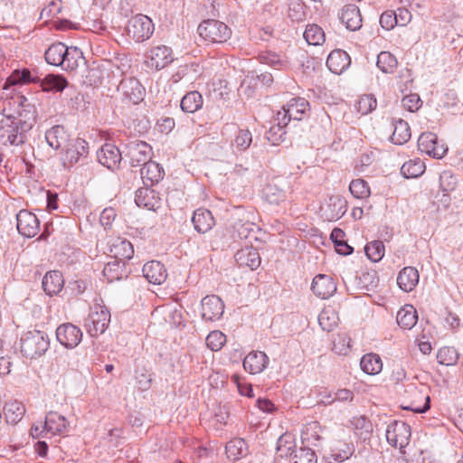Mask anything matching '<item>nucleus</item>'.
<instances>
[{
	"mask_svg": "<svg viewBox=\"0 0 463 463\" xmlns=\"http://www.w3.org/2000/svg\"><path fill=\"white\" fill-rule=\"evenodd\" d=\"M9 105H17L18 118L7 116L0 121V146L19 147L26 139V133L34 123V107L20 94L11 97Z\"/></svg>",
	"mask_w": 463,
	"mask_h": 463,
	"instance_id": "obj_1",
	"label": "nucleus"
},
{
	"mask_svg": "<svg viewBox=\"0 0 463 463\" xmlns=\"http://www.w3.org/2000/svg\"><path fill=\"white\" fill-rule=\"evenodd\" d=\"M47 63L61 66L65 71H74L80 61L84 60L82 52L78 47H68L62 43H52L44 53Z\"/></svg>",
	"mask_w": 463,
	"mask_h": 463,
	"instance_id": "obj_2",
	"label": "nucleus"
},
{
	"mask_svg": "<svg viewBox=\"0 0 463 463\" xmlns=\"http://www.w3.org/2000/svg\"><path fill=\"white\" fill-rule=\"evenodd\" d=\"M50 347V339L43 331L33 330L24 333L21 337V353L24 356L35 359L46 353Z\"/></svg>",
	"mask_w": 463,
	"mask_h": 463,
	"instance_id": "obj_3",
	"label": "nucleus"
},
{
	"mask_svg": "<svg viewBox=\"0 0 463 463\" xmlns=\"http://www.w3.org/2000/svg\"><path fill=\"white\" fill-rule=\"evenodd\" d=\"M309 103L304 98H293L286 106L282 108L281 111H279L275 120H279V137L286 135L285 128L291 119L301 120L306 113L308 111ZM278 140V138H276Z\"/></svg>",
	"mask_w": 463,
	"mask_h": 463,
	"instance_id": "obj_4",
	"label": "nucleus"
},
{
	"mask_svg": "<svg viewBox=\"0 0 463 463\" xmlns=\"http://www.w3.org/2000/svg\"><path fill=\"white\" fill-rule=\"evenodd\" d=\"M110 322L109 309L101 305H94L86 317L84 326L90 336H98L105 332Z\"/></svg>",
	"mask_w": 463,
	"mask_h": 463,
	"instance_id": "obj_5",
	"label": "nucleus"
},
{
	"mask_svg": "<svg viewBox=\"0 0 463 463\" xmlns=\"http://www.w3.org/2000/svg\"><path fill=\"white\" fill-rule=\"evenodd\" d=\"M197 30L203 40L213 43H225L232 34L231 29L218 20H205L199 24Z\"/></svg>",
	"mask_w": 463,
	"mask_h": 463,
	"instance_id": "obj_6",
	"label": "nucleus"
},
{
	"mask_svg": "<svg viewBox=\"0 0 463 463\" xmlns=\"http://www.w3.org/2000/svg\"><path fill=\"white\" fill-rule=\"evenodd\" d=\"M404 392L408 398L411 399V405L404 407V409L418 413H423L430 409V397L427 385L422 383H408L405 386Z\"/></svg>",
	"mask_w": 463,
	"mask_h": 463,
	"instance_id": "obj_7",
	"label": "nucleus"
},
{
	"mask_svg": "<svg viewBox=\"0 0 463 463\" xmlns=\"http://www.w3.org/2000/svg\"><path fill=\"white\" fill-rule=\"evenodd\" d=\"M154 29V24L148 16L137 14L128 21L127 33L135 42L142 43L152 36Z\"/></svg>",
	"mask_w": 463,
	"mask_h": 463,
	"instance_id": "obj_8",
	"label": "nucleus"
},
{
	"mask_svg": "<svg viewBox=\"0 0 463 463\" xmlns=\"http://www.w3.org/2000/svg\"><path fill=\"white\" fill-rule=\"evenodd\" d=\"M89 153L88 143L80 137L71 139L62 149L61 161L64 167L73 165L86 158Z\"/></svg>",
	"mask_w": 463,
	"mask_h": 463,
	"instance_id": "obj_9",
	"label": "nucleus"
},
{
	"mask_svg": "<svg viewBox=\"0 0 463 463\" xmlns=\"http://www.w3.org/2000/svg\"><path fill=\"white\" fill-rule=\"evenodd\" d=\"M174 61L173 51L170 47L160 44L153 46L146 54V65L153 70L160 71Z\"/></svg>",
	"mask_w": 463,
	"mask_h": 463,
	"instance_id": "obj_10",
	"label": "nucleus"
},
{
	"mask_svg": "<svg viewBox=\"0 0 463 463\" xmlns=\"http://www.w3.org/2000/svg\"><path fill=\"white\" fill-rule=\"evenodd\" d=\"M126 156L133 167L143 165L152 158V147L146 142L131 140L126 145Z\"/></svg>",
	"mask_w": 463,
	"mask_h": 463,
	"instance_id": "obj_11",
	"label": "nucleus"
},
{
	"mask_svg": "<svg viewBox=\"0 0 463 463\" xmlns=\"http://www.w3.org/2000/svg\"><path fill=\"white\" fill-rule=\"evenodd\" d=\"M411 427L402 420H394L386 430V439L394 448L402 449L409 444Z\"/></svg>",
	"mask_w": 463,
	"mask_h": 463,
	"instance_id": "obj_12",
	"label": "nucleus"
},
{
	"mask_svg": "<svg viewBox=\"0 0 463 463\" xmlns=\"http://www.w3.org/2000/svg\"><path fill=\"white\" fill-rule=\"evenodd\" d=\"M347 210V202L341 195L330 196L320 207L321 217L327 222L342 218Z\"/></svg>",
	"mask_w": 463,
	"mask_h": 463,
	"instance_id": "obj_13",
	"label": "nucleus"
},
{
	"mask_svg": "<svg viewBox=\"0 0 463 463\" xmlns=\"http://www.w3.org/2000/svg\"><path fill=\"white\" fill-rule=\"evenodd\" d=\"M82 335L80 328L71 323L61 324L56 329L57 341L69 349L78 346L82 340Z\"/></svg>",
	"mask_w": 463,
	"mask_h": 463,
	"instance_id": "obj_14",
	"label": "nucleus"
},
{
	"mask_svg": "<svg viewBox=\"0 0 463 463\" xmlns=\"http://www.w3.org/2000/svg\"><path fill=\"white\" fill-rule=\"evenodd\" d=\"M418 148L422 153L438 159L442 158L448 151V147L444 144H439L437 136L431 132L422 133L420 136Z\"/></svg>",
	"mask_w": 463,
	"mask_h": 463,
	"instance_id": "obj_15",
	"label": "nucleus"
},
{
	"mask_svg": "<svg viewBox=\"0 0 463 463\" xmlns=\"http://www.w3.org/2000/svg\"><path fill=\"white\" fill-rule=\"evenodd\" d=\"M17 230L27 238H33L40 232V221L37 216L27 210H21L16 214Z\"/></svg>",
	"mask_w": 463,
	"mask_h": 463,
	"instance_id": "obj_16",
	"label": "nucleus"
},
{
	"mask_svg": "<svg viewBox=\"0 0 463 463\" xmlns=\"http://www.w3.org/2000/svg\"><path fill=\"white\" fill-rule=\"evenodd\" d=\"M202 317L205 321H215L222 317L224 311L222 300L215 296H206L202 299Z\"/></svg>",
	"mask_w": 463,
	"mask_h": 463,
	"instance_id": "obj_17",
	"label": "nucleus"
},
{
	"mask_svg": "<svg viewBox=\"0 0 463 463\" xmlns=\"http://www.w3.org/2000/svg\"><path fill=\"white\" fill-rule=\"evenodd\" d=\"M118 90L133 104H138L145 96V88L135 78L123 79L118 85Z\"/></svg>",
	"mask_w": 463,
	"mask_h": 463,
	"instance_id": "obj_18",
	"label": "nucleus"
},
{
	"mask_svg": "<svg viewBox=\"0 0 463 463\" xmlns=\"http://www.w3.org/2000/svg\"><path fill=\"white\" fill-rule=\"evenodd\" d=\"M99 162L109 169L118 168L122 156L119 149L113 144L107 143L97 154Z\"/></svg>",
	"mask_w": 463,
	"mask_h": 463,
	"instance_id": "obj_19",
	"label": "nucleus"
},
{
	"mask_svg": "<svg viewBox=\"0 0 463 463\" xmlns=\"http://www.w3.org/2000/svg\"><path fill=\"white\" fill-rule=\"evenodd\" d=\"M311 289L321 298H328L336 291V284L332 277L325 274L317 275L312 281Z\"/></svg>",
	"mask_w": 463,
	"mask_h": 463,
	"instance_id": "obj_20",
	"label": "nucleus"
},
{
	"mask_svg": "<svg viewBox=\"0 0 463 463\" xmlns=\"http://www.w3.org/2000/svg\"><path fill=\"white\" fill-rule=\"evenodd\" d=\"M269 362V359L264 352L251 351L243 360V368L250 374H257L267 368Z\"/></svg>",
	"mask_w": 463,
	"mask_h": 463,
	"instance_id": "obj_21",
	"label": "nucleus"
},
{
	"mask_svg": "<svg viewBox=\"0 0 463 463\" xmlns=\"http://www.w3.org/2000/svg\"><path fill=\"white\" fill-rule=\"evenodd\" d=\"M109 249L114 260L125 261L130 260L134 254L132 244L126 239L117 237L111 239L109 242Z\"/></svg>",
	"mask_w": 463,
	"mask_h": 463,
	"instance_id": "obj_22",
	"label": "nucleus"
},
{
	"mask_svg": "<svg viewBox=\"0 0 463 463\" xmlns=\"http://www.w3.org/2000/svg\"><path fill=\"white\" fill-rule=\"evenodd\" d=\"M135 202L138 207L156 211L160 207V198L155 190L146 187L139 188L136 192Z\"/></svg>",
	"mask_w": 463,
	"mask_h": 463,
	"instance_id": "obj_23",
	"label": "nucleus"
},
{
	"mask_svg": "<svg viewBox=\"0 0 463 463\" xmlns=\"http://www.w3.org/2000/svg\"><path fill=\"white\" fill-rule=\"evenodd\" d=\"M142 271L147 281L155 285L162 284L167 278V272L164 265L156 260L146 263Z\"/></svg>",
	"mask_w": 463,
	"mask_h": 463,
	"instance_id": "obj_24",
	"label": "nucleus"
},
{
	"mask_svg": "<svg viewBox=\"0 0 463 463\" xmlns=\"http://www.w3.org/2000/svg\"><path fill=\"white\" fill-rule=\"evenodd\" d=\"M47 144L53 149H63L71 140L67 130L62 126H53L45 132Z\"/></svg>",
	"mask_w": 463,
	"mask_h": 463,
	"instance_id": "obj_25",
	"label": "nucleus"
},
{
	"mask_svg": "<svg viewBox=\"0 0 463 463\" xmlns=\"http://www.w3.org/2000/svg\"><path fill=\"white\" fill-rule=\"evenodd\" d=\"M192 222L194 230L199 233H205L215 225L212 213L205 208H199L194 212Z\"/></svg>",
	"mask_w": 463,
	"mask_h": 463,
	"instance_id": "obj_26",
	"label": "nucleus"
},
{
	"mask_svg": "<svg viewBox=\"0 0 463 463\" xmlns=\"http://www.w3.org/2000/svg\"><path fill=\"white\" fill-rule=\"evenodd\" d=\"M351 63L348 53L342 50L330 52L326 60L327 68L335 74H341Z\"/></svg>",
	"mask_w": 463,
	"mask_h": 463,
	"instance_id": "obj_27",
	"label": "nucleus"
},
{
	"mask_svg": "<svg viewBox=\"0 0 463 463\" xmlns=\"http://www.w3.org/2000/svg\"><path fill=\"white\" fill-rule=\"evenodd\" d=\"M140 175L144 184L146 186H152L163 178L164 169L159 164L150 160L143 165Z\"/></svg>",
	"mask_w": 463,
	"mask_h": 463,
	"instance_id": "obj_28",
	"label": "nucleus"
},
{
	"mask_svg": "<svg viewBox=\"0 0 463 463\" xmlns=\"http://www.w3.org/2000/svg\"><path fill=\"white\" fill-rule=\"evenodd\" d=\"M235 260L240 266L249 267L251 270L260 265V257L256 249L245 247L239 250L235 254Z\"/></svg>",
	"mask_w": 463,
	"mask_h": 463,
	"instance_id": "obj_29",
	"label": "nucleus"
},
{
	"mask_svg": "<svg viewBox=\"0 0 463 463\" xmlns=\"http://www.w3.org/2000/svg\"><path fill=\"white\" fill-rule=\"evenodd\" d=\"M341 21L350 31H356L362 26V17L357 6L347 5L342 8Z\"/></svg>",
	"mask_w": 463,
	"mask_h": 463,
	"instance_id": "obj_30",
	"label": "nucleus"
},
{
	"mask_svg": "<svg viewBox=\"0 0 463 463\" xmlns=\"http://www.w3.org/2000/svg\"><path fill=\"white\" fill-rule=\"evenodd\" d=\"M419 272L413 267L403 268L398 277L397 284L405 292H411L419 283Z\"/></svg>",
	"mask_w": 463,
	"mask_h": 463,
	"instance_id": "obj_31",
	"label": "nucleus"
},
{
	"mask_svg": "<svg viewBox=\"0 0 463 463\" xmlns=\"http://www.w3.org/2000/svg\"><path fill=\"white\" fill-rule=\"evenodd\" d=\"M42 284L47 295H56L62 289L64 285L62 274L58 270L49 271L43 277Z\"/></svg>",
	"mask_w": 463,
	"mask_h": 463,
	"instance_id": "obj_32",
	"label": "nucleus"
},
{
	"mask_svg": "<svg viewBox=\"0 0 463 463\" xmlns=\"http://www.w3.org/2000/svg\"><path fill=\"white\" fill-rule=\"evenodd\" d=\"M44 430L52 435L62 434L67 430V420L56 411H49L45 417Z\"/></svg>",
	"mask_w": 463,
	"mask_h": 463,
	"instance_id": "obj_33",
	"label": "nucleus"
},
{
	"mask_svg": "<svg viewBox=\"0 0 463 463\" xmlns=\"http://www.w3.org/2000/svg\"><path fill=\"white\" fill-rule=\"evenodd\" d=\"M392 124L393 132L391 137L392 142L396 145H403L407 143L411 136L409 124L402 118L394 119Z\"/></svg>",
	"mask_w": 463,
	"mask_h": 463,
	"instance_id": "obj_34",
	"label": "nucleus"
},
{
	"mask_svg": "<svg viewBox=\"0 0 463 463\" xmlns=\"http://www.w3.org/2000/svg\"><path fill=\"white\" fill-rule=\"evenodd\" d=\"M260 63L267 64L276 70H283L288 67V61L284 55L271 51H262L258 54Z\"/></svg>",
	"mask_w": 463,
	"mask_h": 463,
	"instance_id": "obj_35",
	"label": "nucleus"
},
{
	"mask_svg": "<svg viewBox=\"0 0 463 463\" xmlns=\"http://www.w3.org/2000/svg\"><path fill=\"white\" fill-rule=\"evenodd\" d=\"M25 413L24 405L18 401H10L4 407V414L7 423L16 424Z\"/></svg>",
	"mask_w": 463,
	"mask_h": 463,
	"instance_id": "obj_36",
	"label": "nucleus"
},
{
	"mask_svg": "<svg viewBox=\"0 0 463 463\" xmlns=\"http://www.w3.org/2000/svg\"><path fill=\"white\" fill-rule=\"evenodd\" d=\"M398 325L403 329L412 328L418 320L417 311L411 305H405L396 316Z\"/></svg>",
	"mask_w": 463,
	"mask_h": 463,
	"instance_id": "obj_37",
	"label": "nucleus"
},
{
	"mask_svg": "<svg viewBox=\"0 0 463 463\" xmlns=\"http://www.w3.org/2000/svg\"><path fill=\"white\" fill-rule=\"evenodd\" d=\"M103 275L108 282L121 279L123 277L127 276L125 261L113 260L108 262L103 269Z\"/></svg>",
	"mask_w": 463,
	"mask_h": 463,
	"instance_id": "obj_38",
	"label": "nucleus"
},
{
	"mask_svg": "<svg viewBox=\"0 0 463 463\" xmlns=\"http://www.w3.org/2000/svg\"><path fill=\"white\" fill-rule=\"evenodd\" d=\"M203 96L195 90L186 93L180 102L182 110L186 113H194L203 107Z\"/></svg>",
	"mask_w": 463,
	"mask_h": 463,
	"instance_id": "obj_39",
	"label": "nucleus"
},
{
	"mask_svg": "<svg viewBox=\"0 0 463 463\" xmlns=\"http://www.w3.org/2000/svg\"><path fill=\"white\" fill-rule=\"evenodd\" d=\"M322 428L317 421H310L305 425L301 432L303 442L317 446L321 439Z\"/></svg>",
	"mask_w": 463,
	"mask_h": 463,
	"instance_id": "obj_40",
	"label": "nucleus"
},
{
	"mask_svg": "<svg viewBox=\"0 0 463 463\" xmlns=\"http://www.w3.org/2000/svg\"><path fill=\"white\" fill-rule=\"evenodd\" d=\"M226 454L231 460H238L248 454V446L243 439H233L226 445Z\"/></svg>",
	"mask_w": 463,
	"mask_h": 463,
	"instance_id": "obj_41",
	"label": "nucleus"
},
{
	"mask_svg": "<svg viewBox=\"0 0 463 463\" xmlns=\"http://www.w3.org/2000/svg\"><path fill=\"white\" fill-rule=\"evenodd\" d=\"M360 366L364 373L374 375L382 371L383 362L378 354L371 353L362 357Z\"/></svg>",
	"mask_w": 463,
	"mask_h": 463,
	"instance_id": "obj_42",
	"label": "nucleus"
},
{
	"mask_svg": "<svg viewBox=\"0 0 463 463\" xmlns=\"http://www.w3.org/2000/svg\"><path fill=\"white\" fill-rule=\"evenodd\" d=\"M339 317L332 307H325L318 316V323L325 331H332L338 324Z\"/></svg>",
	"mask_w": 463,
	"mask_h": 463,
	"instance_id": "obj_43",
	"label": "nucleus"
},
{
	"mask_svg": "<svg viewBox=\"0 0 463 463\" xmlns=\"http://www.w3.org/2000/svg\"><path fill=\"white\" fill-rule=\"evenodd\" d=\"M436 357L439 364L452 366L458 363L459 353L453 346H443L439 349Z\"/></svg>",
	"mask_w": 463,
	"mask_h": 463,
	"instance_id": "obj_44",
	"label": "nucleus"
},
{
	"mask_svg": "<svg viewBox=\"0 0 463 463\" xmlns=\"http://www.w3.org/2000/svg\"><path fill=\"white\" fill-rule=\"evenodd\" d=\"M67 80L61 75L49 74L42 80L44 91H62L67 87Z\"/></svg>",
	"mask_w": 463,
	"mask_h": 463,
	"instance_id": "obj_45",
	"label": "nucleus"
},
{
	"mask_svg": "<svg viewBox=\"0 0 463 463\" xmlns=\"http://www.w3.org/2000/svg\"><path fill=\"white\" fill-rule=\"evenodd\" d=\"M351 422L360 439H369L373 432V424L365 416L354 417Z\"/></svg>",
	"mask_w": 463,
	"mask_h": 463,
	"instance_id": "obj_46",
	"label": "nucleus"
},
{
	"mask_svg": "<svg viewBox=\"0 0 463 463\" xmlns=\"http://www.w3.org/2000/svg\"><path fill=\"white\" fill-rule=\"evenodd\" d=\"M425 165L420 159L409 160L401 167V173L406 178H416L425 171Z\"/></svg>",
	"mask_w": 463,
	"mask_h": 463,
	"instance_id": "obj_47",
	"label": "nucleus"
},
{
	"mask_svg": "<svg viewBox=\"0 0 463 463\" xmlns=\"http://www.w3.org/2000/svg\"><path fill=\"white\" fill-rule=\"evenodd\" d=\"M354 449L351 444L343 443L339 447L332 449L327 456L329 463H341L348 459L354 453Z\"/></svg>",
	"mask_w": 463,
	"mask_h": 463,
	"instance_id": "obj_48",
	"label": "nucleus"
},
{
	"mask_svg": "<svg viewBox=\"0 0 463 463\" xmlns=\"http://www.w3.org/2000/svg\"><path fill=\"white\" fill-rule=\"evenodd\" d=\"M330 237L335 244L337 253L346 256L353 252V248L345 241V234L341 229L335 228L331 232Z\"/></svg>",
	"mask_w": 463,
	"mask_h": 463,
	"instance_id": "obj_49",
	"label": "nucleus"
},
{
	"mask_svg": "<svg viewBox=\"0 0 463 463\" xmlns=\"http://www.w3.org/2000/svg\"><path fill=\"white\" fill-rule=\"evenodd\" d=\"M396 57L389 52H381L377 56V67L384 73H392L397 67Z\"/></svg>",
	"mask_w": 463,
	"mask_h": 463,
	"instance_id": "obj_50",
	"label": "nucleus"
},
{
	"mask_svg": "<svg viewBox=\"0 0 463 463\" xmlns=\"http://www.w3.org/2000/svg\"><path fill=\"white\" fill-rule=\"evenodd\" d=\"M304 38L310 45H320L325 41V33L318 25L310 24L304 32Z\"/></svg>",
	"mask_w": 463,
	"mask_h": 463,
	"instance_id": "obj_51",
	"label": "nucleus"
},
{
	"mask_svg": "<svg viewBox=\"0 0 463 463\" xmlns=\"http://www.w3.org/2000/svg\"><path fill=\"white\" fill-rule=\"evenodd\" d=\"M364 250L369 260L378 262L383 258L385 248L383 241H373L366 244Z\"/></svg>",
	"mask_w": 463,
	"mask_h": 463,
	"instance_id": "obj_52",
	"label": "nucleus"
},
{
	"mask_svg": "<svg viewBox=\"0 0 463 463\" xmlns=\"http://www.w3.org/2000/svg\"><path fill=\"white\" fill-rule=\"evenodd\" d=\"M255 224L249 221L239 220L232 225L234 239H246L254 231Z\"/></svg>",
	"mask_w": 463,
	"mask_h": 463,
	"instance_id": "obj_53",
	"label": "nucleus"
},
{
	"mask_svg": "<svg viewBox=\"0 0 463 463\" xmlns=\"http://www.w3.org/2000/svg\"><path fill=\"white\" fill-rule=\"evenodd\" d=\"M376 106V99L371 94L361 96L354 104L355 109L362 115H367L372 112Z\"/></svg>",
	"mask_w": 463,
	"mask_h": 463,
	"instance_id": "obj_54",
	"label": "nucleus"
},
{
	"mask_svg": "<svg viewBox=\"0 0 463 463\" xmlns=\"http://www.w3.org/2000/svg\"><path fill=\"white\" fill-rule=\"evenodd\" d=\"M291 463H317V458L311 449L300 448L294 451Z\"/></svg>",
	"mask_w": 463,
	"mask_h": 463,
	"instance_id": "obj_55",
	"label": "nucleus"
},
{
	"mask_svg": "<svg viewBox=\"0 0 463 463\" xmlns=\"http://www.w3.org/2000/svg\"><path fill=\"white\" fill-rule=\"evenodd\" d=\"M349 191L358 199L367 198L370 195V187L363 179L353 180L349 185Z\"/></svg>",
	"mask_w": 463,
	"mask_h": 463,
	"instance_id": "obj_56",
	"label": "nucleus"
},
{
	"mask_svg": "<svg viewBox=\"0 0 463 463\" xmlns=\"http://www.w3.org/2000/svg\"><path fill=\"white\" fill-rule=\"evenodd\" d=\"M61 0H52L47 5H45L42 9L40 18L45 20V22L52 20L61 12Z\"/></svg>",
	"mask_w": 463,
	"mask_h": 463,
	"instance_id": "obj_57",
	"label": "nucleus"
},
{
	"mask_svg": "<svg viewBox=\"0 0 463 463\" xmlns=\"http://www.w3.org/2000/svg\"><path fill=\"white\" fill-rule=\"evenodd\" d=\"M226 343V335L219 331H212L206 337V345L212 351H219Z\"/></svg>",
	"mask_w": 463,
	"mask_h": 463,
	"instance_id": "obj_58",
	"label": "nucleus"
},
{
	"mask_svg": "<svg viewBox=\"0 0 463 463\" xmlns=\"http://www.w3.org/2000/svg\"><path fill=\"white\" fill-rule=\"evenodd\" d=\"M252 143V135L248 129H240L235 136L232 146L239 151H245Z\"/></svg>",
	"mask_w": 463,
	"mask_h": 463,
	"instance_id": "obj_59",
	"label": "nucleus"
},
{
	"mask_svg": "<svg viewBox=\"0 0 463 463\" xmlns=\"http://www.w3.org/2000/svg\"><path fill=\"white\" fill-rule=\"evenodd\" d=\"M295 447L294 440L290 435H281L277 441V452L279 457H287L292 454Z\"/></svg>",
	"mask_w": 463,
	"mask_h": 463,
	"instance_id": "obj_60",
	"label": "nucleus"
},
{
	"mask_svg": "<svg viewBox=\"0 0 463 463\" xmlns=\"http://www.w3.org/2000/svg\"><path fill=\"white\" fill-rule=\"evenodd\" d=\"M439 186L442 192L449 194L456 189L457 178L449 171H444L439 175Z\"/></svg>",
	"mask_w": 463,
	"mask_h": 463,
	"instance_id": "obj_61",
	"label": "nucleus"
},
{
	"mask_svg": "<svg viewBox=\"0 0 463 463\" xmlns=\"http://www.w3.org/2000/svg\"><path fill=\"white\" fill-rule=\"evenodd\" d=\"M266 199L274 204H279L286 200V194L283 190L279 189L276 185H268L265 189Z\"/></svg>",
	"mask_w": 463,
	"mask_h": 463,
	"instance_id": "obj_62",
	"label": "nucleus"
},
{
	"mask_svg": "<svg viewBox=\"0 0 463 463\" xmlns=\"http://www.w3.org/2000/svg\"><path fill=\"white\" fill-rule=\"evenodd\" d=\"M402 105L406 110L415 112L421 107L422 101L418 94L411 93L402 98Z\"/></svg>",
	"mask_w": 463,
	"mask_h": 463,
	"instance_id": "obj_63",
	"label": "nucleus"
},
{
	"mask_svg": "<svg viewBox=\"0 0 463 463\" xmlns=\"http://www.w3.org/2000/svg\"><path fill=\"white\" fill-rule=\"evenodd\" d=\"M231 380L237 386L240 394L248 397H251L253 395L251 385L248 383L243 377L239 374H233L232 375Z\"/></svg>",
	"mask_w": 463,
	"mask_h": 463,
	"instance_id": "obj_64",
	"label": "nucleus"
}]
</instances>
